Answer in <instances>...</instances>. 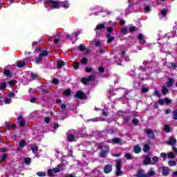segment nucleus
<instances>
[{
  "instance_id": "obj_33",
  "label": "nucleus",
  "mask_w": 177,
  "mask_h": 177,
  "mask_svg": "<svg viewBox=\"0 0 177 177\" xmlns=\"http://www.w3.org/2000/svg\"><path fill=\"white\" fill-rule=\"evenodd\" d=\"M6 128L8 131H10V120H6L5 122Z\"/></svg>"
},
{
  "instance_id": "obj_49",
  "label": "nucleus",
  "mask_w": 177,
  "mask_h": 177,
  "mask_svg": "<svg viewBox=\"0 0 177 177\" xmlns=\"http://www.w3.org/2000/svg\"><path fill=\"white\" fill-rule=\"evenodd\" d=\"M160 157H162V158H163V161H165V160H167V153L165 152L161 153Z\"/></svg>"
},
{
  "instance_id": "obj_40",
  "label": "nucleus",
  "mask_w": 177,
  "mask_h": 177,
  "mask_svg": "<svg viewBox=\"0 0 177 177\" xmlns=\"http://www.w3.org/2000/svg\"><path fill=\"white\" fill-rule=\"evenodd\" d=\"M73 67L75 70H78L80 68V62H73Z\"/></svg>"
},
{
  "instance_id": "obj_46",
  "label": "nucleus",
  "mask_w": 177,
  "mask_h": 177,
  "mask_svg": "<svg viewBox=\"0 0 177 177\" xmlns=\"http://www.w3.org/2000/svg\"><path fill=\"white\" fill-rule=\"evenodd\" d=\"M124 157H126L127 160H132V155L130 153H126Z\"/></svg>"
},
{
  "instance_id": "obj_2",
  "label": "nucleus",
  "mask_w": 177,
  "mask_h": 177,
  "mask_svg": "<svg viewBox=\"0 0 177 177\" xmlns=\"http://www.w3.org/2000/svg\"><path fill=\"white\" fill-rule=\"evenodd\" d=\"M75 97L80 99V100H86L87 99L86 94L82 91H77L75 94Z\"/></svg>"
},
{
  "instance_id": "obj_13",
  "label": "nucleus",
  "mask_w": 177,
  "mask_h": 177,
  "mask_svg": "<svg viewBox=\"0 0 177 177\" xmlns=\"http://www.w3.org/2000/svg\"><path fill=\"white\" fill-rule=\"evenodd\" d=\"M44 56H45V50H42L41 53L39 55V56L36 57V63H39V62L42 60V57H44Z\"/></svg>"
},
{
  "instance_id": "obj_54",
  "label": "nucleus",
  "mask_w": 177,
  "mask_h": 177,
  "mask_svg": "<svg viewBox=\"0 0 177 177\" xmlns=\"http://www.w3.org/2000/svg\"><path fill=\"white\" fill-rule=\"evenodd\" d=\"M79 50H80V52H84V50H85V46H84V44L80 45Z\"/></svg>"
},
{
  "instance_id": "obj_59",
  "label": "nucleus",
  "mask_w": 177,
  "mask_h": 177,
  "mask_svg": "<svg viewBox=\"0 0 177 177\" xmlns=\"http://www.w3.org/2000/svg\"><path fill=\"white\" fill-rule=\"evenodd\" d=\"M81 63H82L83 64H86L88 63V58L86 57H83Z\"/></svg>"
},
{
  "instance_id": "obj_26",
  "label": "nucleus",
  "mask_w": 177,
  "mask_h": 177,
  "mask_svg": "<svg viewBox=\"0 0 177 177\" xmlns=\"http://www.w3.org/2000/svg\"><path fill=\"white\" fill-rule=\"evenodd\" d=\"M63 95H64V96H66V97L70 96V95H71V89L68 88L67 90L64 91Z\"/></svg>"
},
{
  "instance_id": "obj_29",
  "label": "nucleus",
  "mask_w": 177,
  "mask_h": 177,
  "mask_svg": "<svg viewBox=\"0 0 177 177\" xmlns=\"http://www.w3.org/2000/svg\"><path fill=\"white\" fill-rule=\"evenodd\" d=\"M75 139V136L73 134H69L68 136V140H69V142H74Z\"/></svg>"
},
{
  "instance_id": "obj_62",
  "label": "nucleus",
  "mask_w": 177,
  "mask_h": 177,
  "mask_svg": "<svg viewBox=\"0 0 177 177\" xmlns=\"http://www.w3.org/2000/svg\"><path fill=\"white\" fill-rule=\"evenodd\" d=\"M53 84H55V85H59V80L57 78H54L53 80Z\"/></svg>"
},
{
  "instance_id": "obj_50",
  "label": "nucleus",
  "mask_w": 177,
  "mask_h": 177,
  "mask_svg": "<svg viewBox=\"0 0 177 177\" xmlns=\"http://www.w3.org/2000/svg\"><path fill=\"white\" fill-rule=\"evenodd\" d=\"M165 103H167V104H171V103H172V100H171L168 97H165Z\"/></svg>"
},
{
  "instance_id": "obj_41",
  "label": "nucleus",
  "mask_w": 177,
  "mask_h": 177,
  "mask_svg": "<svg viewBox=\"0 0 177 177\" xmlns=\"http://www.w3.org/2000/svg\"><path fill=\"white\" fill-rule=\"evenodd\" d=\"M127 31H128V28H127V27H124V28H122V30H121V32L124 35H127Z\"/></svg>"
},
{
  "instance_id": "obj_16",
  "label": "nucleus",
  "mask_w": 177,
  "mask_h": 177,
  "mask_svg": "<svg viewBox=\"0 0 177 177\" xmlns=\"http://www.w3.org/2000/svg\"><path fill=\"white\" fill-rule=\"evenodd\" d=\"M58 168L59 169V171H66V169H67V164L66 163H59L58 165Z\"/></svg>"
},
{
  "instance_id": "obj_55",
  "label": "nucleus",
  "mask_w": 177,
  "mask_h": 177,
  "mask_svg": "<svg viewBox=\"0 0 177 177\" xmlns=\"http://www.w3.org/2000/svg\"><path fill=\"white\" fill-rule=\"evenodd\" d=\"M173 118L174 120H177V109L173 111Z\"/></svg>"
},
{
  "instance_id": "obj_44",
  "label": "nucleus",
  "mask_w": 177,
  "mask_h": 177,
  "mask_svg": "<svg viewBox=\"0 0 177 177\" xmlns=\"http://www.w3.org/2000/svg\"><path fill=\"white\" fill-rule=\"evenodd\" d=\"M131 122L133 125H138L139 124V120L136 118H133L132 120H131Z\"/></svg>"
},
{
  "instance_id": "obj_30",
  "label": "nucleus",
  "mask_w": 177,
  "mask_h": 177,
  "mask_svg": "<svg viewBox=\"0 0 177 177\" xmlns=\"http://www.w3.org/2000/svg\"><path fill=\"white\" fill-rule=\"evenodd\" d=\"M150 150V146L149 145H145L143 148L144 153H149Z\"/></svg>"
},
{
  "instance_id": "obj_27",
  "label": "nucleus",
  "mask_w": 177,
  "mask_h": 177,
  "mask_svg": "<svg viewBox=\"0 0 177 177\" xmlns=\"http://www.w3.org/2000/svg\"><path fill=\"white\" fill-rule=\"evenodd\" d=\"M129 121H131V116H127L123 118L124 124H127L128 125L129 124Z\"/></svg>"
},
{
  "instance_id": "obj_56",
  "label": "nucleus",
  "mask_w": 177,
  "mask_h": 177,
  "mask_svg": "<svg viewBox=\"0 0 177 177\" xmlns=\"http://www.w3.org/2000/svg\"><path fill=\"white\" fill-rule=\"evenodd\" d=\"M153 95L158 97H161V94H160V92H158L157 90L154 91Z\"/></svg>"
},
{
  "instance_id": "obj_52",
  "label": "nucleus",
  "mask_w": 177,
  "mask_h": 177,
  "mask_svg": "<svg viewBox=\"0 0 177 177\" xmlns=\"http://www.w3.org/2000/svg\"><path fill=\"white\" fill-rule=\"evenodd\" d=\"M4 102H5L6 104H10V103H12V99H10V98H6L4 100Z\"/></svg>"
},
{
  "instance_id": "obj_7",
  "label": "nucleus",
  "mask_w": 177,
  "mask_h": 177,
  "mask_svg": "<svg viewBox=\"0 0 177 177\" xmlns=\"http://www.w3.org/2000/svg\"><path fill=\"white\" fill-rule=\"evenodd\" d=\"M171 174V169L167 167H162V174L163 176H168Z\"/></svg>"
},
{
  "instance_id": "obj_4",
  "label": "nucleus",
  "mask_w": 177,
  "mask_h": 177,
  "mask_svg": "<svg viewBox=\"0 0 177 177\" xmlns=\"http://www.w3.org/2000/svg\"><path fill=\"white\" fill-rule=\"evenodd\" d=\"M97 148L98 150L108 151L110 153V146H109V145H103V143L100 142L99 143Z\"/></svg>"
},
{
  "instance_id": "obj_19",
  "label": "nucleus",
  "mask_w": 177,
  "mask_h": 177,
  "mask_svg": "<svg viewBox=\"0 0 177 177\" xmlns=\"http://www.w3.org/2000/svg\"><path fill=\"white\" fill-rule=\"evenodd\" d=\"M133 151L134 153H136V154H139V153L142 151V148H140V147H139L138 145H136L134 147Z\"/></svg>"
},
{
  "instance_id": "obj_58",
  "label": "nucleus",
  "mask_w": 177,
  "mask_h": 177,
  "mask_svg": "<svg viewBox=\"0 0 177 177\" xmlns=\"http://www.w3.org/2000/svg\"><path fill=\"white\" fill-rule=\"evenodd\" d=\"M24 162L26 164H30V162H31V158H25Z\"/></svg>"
},
{
  "instance_id": "obj_24",
  "label": "nucleus",
  "mask_w": 177,
  "mask_h": 177,
  "mask_svg": "<svg viewBox=\"0 0 177 177\" xmlns=\"http://www.w3.org/2000/svg\"><path fill=\"white\" fill-rule=\"evenodd\" d=\"M64 66V62L63 60H60L57 63V68L60 69L62 67Z\"/></svg>"
},
{
  "instance_id": "obj_25",
  "label": "nucleus",
  "mask_w": 177,
  "mask_h": 177,
  "mask_svg": "<svg viewBox=\"0 0 177 177\" xmlns=\"http://www.w3.org/2000/svg\"><path fill=\"white\" fill-rule=\"evenodd\" d=\"M3 74H4V75H6V77H8L9 78H10V77H12V73H10V71H9L8 69H5L3 71Z\"/></svg>"
},
{
  "instance_id": "obj_47",
  "label": "nucleus",
  "mask_w": 177,
  "mask_h": 177,
  "mask_svg": "<svg viewBox=\"0 0 177 177\" xmlns=\"http://www.w3.org/2000/svg\"><path fill=\"white\" fill-rule=\"evenodd\" d=\"M6 158H8V153H4L1 157V160H0L5 161V160H6Z\"/></svg>"
},
{
  "instance_id": "obj_12",
  "label": "nucleus",
  "mask_w": 177,
  "mask_h": 177,
  "mask_svg": "<svg viewBox=\"0 0 177 177\" xmlns=\"http://www.w3.org/2000/svg\"><path fill=\"white\" fill-rule=\"evenodd\" d=\"M143 164L144 165H150V164L151 165V158H150L149 156H145L143 160Z\"/></svg>"
},
{
  "instance_id": "obj_36",
  "label": "nucleus",
  "mask_w": 177,
  "mask_h": 177,
  "mask_svg": "<svg viewBox=\"0 0 177 177\" xmlns=\"http://www.w3.org/2000/svg\"><path fill=\"white\" fill-rule=\"evenodd\" d=\"M167 158L172 160L173 158H175V154L174 153V152H169L167 153Z\"/></svg>"
},
{
  "instance_id": "obj_14",
  "label": "nucleus",
  "mask_w": 177,
  "mask_h": 177,
  "mask_svg": "<svg viewBox=\"0 0 177 177\" xmlns=\"http://www.w3.org/2000/svg\"><path fill=\"white\" fill-rule=\"evenodd\" d=\"M106 38H108L107 44H111L115 39V37L114 36H111V34L107 33L106 34Z\"/></svg>"
},
{
  "instance_id": "obj_11",
  "label": "nucleus",
  "mask_w": 177,
  "mask_h": 177,
  "mask_svg": "<svg viewBox=\"0 0 177 177\" xmlns=\"http://www.w3.org/2000/svg\"><path fill=\"white\" fill-rule=\"evenodd\" d=\"M136 177H149L147 174H145L143 169H139L136 175Z\"/></svg>"
},
{
  "instance_id": "obj_21",
  "label": "nucleus",
  "mask_w": 177,
  "mask_h": 177,
  "mask_svg": "<svg viewBox=\"0 0 177 177\" xmlns=\"http://www.w3.org/2000/svg\"><path fill=\"white\" fill-rule=\"evenodd\" d=\"M30 79L31 81H35V80L38 79V74L34 73H30Z\"/></svg>"
},
{
  "instance_id": "obj_10",
  "label": "nucleus",
  "mask_w": 177,
  "mask_h": 177,
  "mask_svg": "<svg viewBox=\"0 0 177 177\" xmlns=\"http://www.w3.org/2000/svg\"><path fill=\"white\" fill-rule=\"evenodd\" d=\"M166 143L170 146H175V145H176V138H170L169 140L166 141Z\"/></svg>"
},
{
  "instance_id": "obj_1",
  "label": "nucleus",
  "mask_w": 177,
  "mask_h": 177,
  "mask_svg": "<svg viewBox=\"0 0 177 177\" xmlns=\"http://www.w3.org/2000/svg\"><path fill=\"white\" fill-rule=\"evenodd\" d=\"M47 3L49 4L53 9H60V1H56V0H46Z\"/></svg>"
},
{
  "instance_id": "obj_9",
  "label": "nucleus",
  "mask_w": 177,
  "mask_h": 177,
  "mask_svg": "<svg viewBox=\"0 0 177 177\" xmlns=\"http://www.w3.org/2000/svg\"><path fill=\"white\" fill-rule=\"evenodd\" d=\"M174 82H175V79L169 77L167 82V88H172V86H174Z\"/></svg>"
},
{
  "instance_id": "obj_48",
  "label": "nucleus",
  "mask_w": 177,
  "mask_h": 177,
  "mask_svg": "<svg viewBox=\"0 0 177 177\" xmlns=\"http://www.w3.org/2000/svg\"><path fill=\"white\" fill-rule=\"evenodd\" d=\"M52 170L55 174H59V172H60V169L59 168L58 166H57V167H55V168L52 169Z\"/></svg>"
},
{
  "instance_id": "obj_22",
  "label": "nucleus",
  "mask_w": 177,
  "mask_h": 177,
  "mask_svg": "<svg viewBox=\"0 0 177 177\" xmlns=\"http://www.w3.org/2000/svg\"><path fill=\"white\" fill-rule=\"evenodd\" d=\"M62 8H64L65 9H68V2L65 1H60V6Z\"/></svg>"
},
{
  "instance_id": "obj_57",
  "label": "nucleus",
  "mask_w": 177,
  "mask_h": 177,
  "mask_svg": "<svg viewBox=\"0 0 177 177\" xmlns=\"http://www.w3.org/2000/svg\"><path fill=\"white\" fill-rule=\"evenodd\" d=\"M98 71L101 74H103V73H104V66H100L99 68H98Z\"/></svg>"
},
{
  "instance_id": "obj_38",
  "label": "nucleus",
  "mask_w": 177,
  "mask_h": 177,
  "mask_svg": "<svg viewBox=\"0 0 177 177\" xmlns=\"http://www.w3.org/2000/svg\"><path fill=\"white\" fill-rule=\"evenodd\" d=\"M160 13L163 16V17H167V13H168V11L165 9H162L160 11Z\"/></svg>"
},
{
  "instance_id": "obj_23",
  "label": "nucleus",
  "mask_w": 177,
  "mask_h": 177,
  "mask_svg": "<svg viewBox=\"0 0 177 177\" xmlns=\"http://www.w3.org/2000/svg\"><path fill=\"white\" fill-rule=\"evenodd\" d=\"M158 162V157L157 156H153L152 158V162H151V165H156Z\"/></svg>"
},
{
  "instance_id": "obj_20",
  "label": "nucleus",
  "mask_w": 177,
  "mask_h": 177,
  "mask_svg": "<svg viewBox=\"0 0 177 177\" xmlns=\"http://www.w3.org/2000/svg\"><path fill=\"white\" fill-rule=\"evenodd\" d=\"M106 25L104 24H100L96 26L95 30H104Z\"/></svg>"
},
{
  "instance_id": "obj_64",
  "label": "nucleus",
  "mask_w": 177,
  "mask_h": 177,
  "mask_svg": "<svg viewBox=\"0 0 177 177\" xmlns=\"http://www.w3.org/2000/svg\"><path fill=\"white\" fill-rule=\"evenodd\" d=\"M16 96V94H15L14 92H10L8 93V97H15Z\"/></svg>"
},
{
  "instance_id": "obj_63",
  "label": "nucleus",
  "mask_w": 177,
  "mask_h": 177,
  "mask_svg": "<svg viewBox=\"0 0 177 177\" xmlns=\"http://www.w3.org/2000/svg\"><path fill=\"white\" fill-rule=\"evenodd\" d=\"M31 150L33 153H37L38 151V147H33L31 148Z\"/></svg>"
},
{
  "instance_id": "obj_31",
  "label": "nucleus",
  "mask_w": 177,
  "mask_h": 177,
  "mask_svg": "<svg viewBox=\"0 0 177 177\" xmlns=\"http://www.w3.org/2000/svg\"><path fill=\"white\" fill-rule=\"evenodd\" d=\"M121 142V139L119 138H113L112 139V142L114 143L115 145H117Z\"/></svg>"
},
{
  "instance_id": "obj_60",
  "label": "nucleus",
  "mask_w": 177,
  "mask_h": 177,
  "mask_svg": "<svg viewBox=\"0 0 177 177\" xmlns=\"http://www.w3.org/2000/svg\"><path fill=\"white\" fill-rule=\"evenodd\" d=\"M37 176L42 177L45 176V172L44 171H39L37 173Z\"/></svg>"
},
{
  "instance_id": "obj_28",
  "label": "nucleus",
  "mask_w": 177,
  "mask_h": 177,
  "mask_svg": "<svg viewBox=\"0 0 177 177\" xmlns=\"http://www.w3.org/2000/svg\"><path fill=\"white\" fill-rule=\"evenodd\" d=\"M6 85H8V83L5 82H2L0 84V91H5V89H6Z\"/></svg>"
},
{
  "instance_id": "obj_8",
  "label": "nucleus",
  "mask_w": 177,
  "mask_h": 177,
  "mask_svg": "<svg viewBox=\"0 0 177 177\" xmlns=\"http://www.w3.org/2000/svg\"><path fill=\"white\" fill-rule=\"evenodd\" d=\"M113 171V166L111 165H106L104 168V174H110Z\"/></svg>"
},
{
  "instance_id": "obj_17",
  "label": "nucleus",
  "mask_w": 177,
  "mask_h": 177,
  "mask_svg": "<svg viewBox=\"0 0 177 177\" xmlns=\"http://www.w3.org/2000/svg\"><path fill=\"white\" fill-rule=\"evenodd\" d=\"M109 153L106 151H101V152L99 153V157H100L101 158H107V154H109Z\"/></svg>"
},
{
  "instance_id": "obj_51",
  "label": "nucleus",
  "mask_w": 177,
  "mask_h": 177,
  "mask_svg": "<svg viewBox=\"0 0 177 177\" xmlns=\"http://www.w3.org/2000/svg\"><path fill=\"white\" fill-rule=\"evenodd\" d=\"M95 80V76L93 75H89L88 77H87V81L88 82H91V81H93Z\"/></svg>"
},
{
  "instance_id": "obj_3",
  "label": "nucleus",
  "mask_w": 177,
  "mask_h": 177,
  "mask_svg": "<svg viewBox=\"0 0 177 177\" xmlns=\"http://www.w3.org/2000/svg\"><path fill=\"white\" fill-rule=\"evenodd\" d=\"M122 161L121 160H118L116 161V171L115 175L116 176H121V168H122V166L121 165Z\"/></svg>"
},
{
  "instance_id": "obj_15",
  "label": "nucleus",
  "mask_w": 177,
  "mask_h": 177,
  "mask_svg": "<svg viewBox=\"0 0 177 177\" xmlns=\"http://www.w3.org/2000/svg\"><path fill=\"white\" fill-rule=\"evenodd\" d=\"M168 93H169V90L167 88V86H162V95L165 96V95H168Z\"/></svg>"
},
{
  "instance_id": "obj_43",
  "label": "nucleus",
  "mask_w": 177,
  "mask_h": 177,
  "mask_svg": "<svg viewBox=\"0 0 177 177\" xmlns=\"http://www.w3.org/2000/svg\"><path fill=\"white\" fill-rule=\"evenodd\" d=\"M129 32H135V31H136V26H131L129 28Z\"/></svg>"
},
{
  "instance_id": "obj_35",
  "label": "nucleus",
  "mask_w": 177,
  "mask_h": 177,
  "mask_svg": "<svg viewBox=\"0 0 177 177\" xmlns=\"http://www.w3.org/2000/svg\"><path fill=\"white\" fill-rule=\"evenodd\" d=\"M168 165H169V167H176V161L169 160L168 162Z\"/></svg>"
},
{
  "instance_id": "obj_6",
  "label": "nucleus",
  "mask_w": 177,
  "mask_h": 177,
  "mask_svg": "<svg viewBox=\"0 0 177 177\" xmlns=\"http://www.w3.org/2000/svg\"><path fill=\"white\" fill-rule=\"evenodd\" d=\"M17 120L19 121V127L21 128H24L26 127V120L23 118V116L19 115L17 117Z\"/></svg>"
},
{
  "instance_id": "obj_18",
  "label": "nucleus",
  "mask_w": 177,
  "mask_h": 177,
  "mask_svg": "<svg viewBox=\"0 0 177 177\" xmlns=\"http://www.w3.org/2000/svg\"><path fill=\"white\" fill-rule=\"evenodd\" d=\"M26 66V62L21 60H19L17 62V67L21 68Z\"/></svg>"
},
{
  "instance_id": "obj_45",
  "label": "nucleus",
  "mask_w": 177,
  "mask_h": 177,
  "mask_svg": "<svg viewBox=\"0 0 177 177\" xmlns=\"http://www.w3.org/2000/svg\"><path fill=\"white\" fill-rule=\"evenodd\" d=\"M20 147H24L26 146V140H21L19 142Z\"/></svg>"
},
{
  "instance_id": "obj_5",
  "label": "nucleus",
  "mask_w": 177,
  "mask_h": 177,
  "mask_svg": "<svg viewBox=\"0 0 177 177\" xmlns=\"http://www.w3.org/2000/svg\"><path fill=\"white\" fill-rule=\"evenodd\" d=\"M149 139H156V135L151 129H147L145 131Z\"/></svg>"
},
{
  "instance_id": "obj_34",
  "label": "nucleus",
  "mask_w": 177,
  "mask_h": 177,
  "mask_svg": "<svg viewBox=\"0 0 177 177\" xmlns=\"http://www.w3.org/2000/svg\"><path fill=\"white\" fill-rule=\"evenodd\" d=\"M165 131L167 132V133H169V132H171V127L168 124H165Z\"/></svg>"
},
{
  "instance_id": "obj_53",
  "label": "nucleus",
  "mask_w": 177,
  "mask_h": 177,
  "mask_svg": "<svg viewBox=\"0 0 177 177\" xmlns=\"http://www.w3.org/2000/svg\"><path fill=\"white\" fill-rule=\"evenodd\" d=\"M171 67L173 68V70H176L177 68V64H175V62H171Z\"/></svg>"
},
{
  "instance_id": "obj_61",
  "label": "nucleus",
  "mask_w": 177,
  "mask_h": 177,
  "mask_svg": "<svg viewBox=\"0 0 177 177\" xmlns=\"http://www.w3.org/2000/svg\"><path fill=\"white\" fill-rule=\"evenodd\" d=\"M141 92H142V93H146V92H149V88L146 87H142L141 89Z\"/></svg>"
},
{
  "instance_id": "obj_32",
  "label": "nucleus",
  "mask_w": 177,
  "mask_h": 177,
  "mask_svg": "<svg viewBox=\"0 0 177 177\" xmlns=\"http://www.w3.org/2000/svg\"><path fill=\"white\" fill-rule=\"evenodd\" d=\"M138 39H139V41H141L142 44H145L146 42V40L143 39V35L142 34L138 35Z\"/></svg>"
},
{
  "instance_id": "obj_42",
  "label": "nucleus",
  "mask_w": 177,
  "mask_h": 177,
  "mask_svg": "<svg viewBox=\"0 0 177 177\" xmlns=\"http://www.w3.org/2000/svg\"><path fill=\"white\" fill-rule=\"evenodd\" d=\"M82 84H84V85H86L88 84V79L86 77H82L81 80Z\"/></svg>"
},
{
  "instance_id": "obj_37",
  "label": "nucleus",
  "mask_w": 177,
  "mask_h": 177,
  "mask_svg": "<svg viewBox=\"0 0 177 177\" xmlns=\"http://www.w3.org/2000/svg\"><path fill=\"white\" fill-rule=\"evenodd\" d=\"M47 175L50 177L55 176V175L53 174V170L52 169H49L47 171Z\"/></svg>"
},
{
  "instance_id": "obj_39",
  "label": "nucleus",
  "mask_w": 177,
  "mask_h": 177,
  "mask_svg": "<svg viewBox=\"0 0 177 177\" xmlns=\"http://www.w3.org/2000/svg\"><path fill=\"white\" fill-rule=\"evenodd\" d=\"M148 177H151V176H156V171H149L148 172V174H147Z\"/></svg>"
}]
</instances>
